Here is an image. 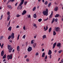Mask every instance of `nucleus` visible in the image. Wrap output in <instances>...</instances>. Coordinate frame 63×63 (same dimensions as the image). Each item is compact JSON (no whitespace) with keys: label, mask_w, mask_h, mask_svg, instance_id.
Here are the masks:
<instances>
[{"label":"nucleus","mask_w":63,"mask_h":63,"mask_svg":"<svg viewBox=\"0 0 63 63\" xmlns=\"http://www.w3.org/2000/svg\"><path fill=\"white\" fill-rule=\"evenodd\" d=\"M56 45V43H55L53 44V49H54V47H55V46Z\"/></svg>","instance_id":"dca6fc26"},{"label":"nucleus","mask_w":63,"mask_h":63,"mask_svg":"<svg viewBox=\"0 0 63 63\" xmlns=\"http://www.w3.org/2000/svg\"><path fill=\"white\" fill-rule=\"evenodd\" d=\"M33 18H36V14H33Z\"/></svg>","instance_id":"412c9836"},{"label":"nucleus","mask_w":63,"mask_h":63,"mask_svg":"<svg viewBox=\"0 0 63 63\" xmlns=\"http://www.w3.org/2000/svg\"><path fill=\"white\" fill-rule=\"evenodd\" d=\"M51 54H52L51 50H49V52H48V55H50Z\"/></svg>","instance_id":"1a4fd4ad"},{"label":"nucleus","mask_w":63,"mask_h":63,"mask_svg":"<svg viewBox=\"0 0 63 63\" xmlns=\"http://www.w3.org/2000/svg\"><path fill=\"white\" fill-rule=\"evenodd\" d=\"M44 51V49H42V51Z\"/></svg>","instance_id":"69168bd1"},{"label":"nucleus","mask_w":63,"mask_h":63,"mask_svg":"<svg viewBox=\"0 0 63 63\" xmlns=\"http://www.w3.org/2000/svg\"><path fill=\"white\" fill-rule=\"evenodd\" d=\"M61 62H62L61 63H63V59H62V61H61Z\"/></svg>","instance_id":"13d9d810"},{"label":"nucleus","mask_w":63,"mask_h":63,"mask_svg":"<svg viewBox=\"0 0 63 63\" xmlns=\"http://www.w3.org/2000/svg\"><path fill=\"white\" fill-rule=\"evenodd\" d=\"M47 59V56L46 55V56H45V59Z\"/></svg>","instance_id":"a18cd8bd"},{"label":"nucleus","mask_w":63,"mask_h":63,"mask_svg":"<svg viewBox=\"0 0 63 63\" xmlns=\"http://www.w3.org/2000/svg\"><path fill=\"white\" fill-rule=\"evenodd\" d=\"M14 33H12V35L11 36V35H9V37H8V39H9L10 38H11L12 37V39H13L14 38Z\"/></svg>","instance_id":"20e7f679"},{"label":"nucleus","mask_w":63,"mask_h":63,"mask_svg":"<svg viewBox=\"0 0 63 63\" xmlns=\"http://www.w3.org/2000/svg\"><path fill=\"white\" fill-rule=\"evenodd\" d=\"M25 37H26V35H24L23 36V39H24L25 38Z\"/></svg>","instance_id":"8fccbe9b"},{"label":"nucleus","mask_w":63,"mask_h":63,"mask_svg":"<svg viewBox=\"0 0 63 63\" xmlns=\"http://www.w3.org/2000/svg\"><path fill=\"white\" fill-rule=\"evenodd\" d=\"M36 43H34L33 44V48H35V47H36Z\"/></svg>","instance_id":"6ab92c4d"},{"label":"nucleus","mask_w":63,"mask_h":63,"mask_svg":"<svg viewBox=\"0 0 63 63\" xmlns=\"http://www.w3.org/2000/svg\"><path fill=\"white\" fill-rule=\"evenodd\" d=\"M10 14V13L9 12H7V15H9Z\"/></svg>","instance_id":"864d4df0"},{"label":"nucleus","mask_w":63,"mask_h":63,"mask_svg":"<svg viewBox=\"0 0 63 63\" xmlns=\"http://www.w3.org/2000/svg\"><path fill=\"white\" fill-rule=\"evenodd\" d=\"M10 58H9V59H11L12 58V55H10Z\"/></svg>","instance_id":"7c9ffc66"},{"label":"nucleus","mask_w":63,"mask_h":63,"mask_svg":"<svg viewBox=\"0 0 63 63\" xmlns=\"http://www.w3.org/2000/svg\"><path fill=\"white\" fill-rule=\"evenodd\" d=\"M27 2H28L27 1L24 2V5H26V4H27Z\"/></svg>","instance_id":"473e14b6"},{"label":"nucleus","mask_w":63,"mask_h":63,"mask_svg":"<svg viewBox=\"0 0 63 63\" xmlns=\"http://www.w3.org/2000/svg\"><path fill=\"white\" fill-rule=\"evenodd\" d=\"M61 46V44L60 43H58V44L56 45L58 47H60V46Z\"/></svg>","instance_id":"f8f14e48"},{"label":"nucleus","mask_w":63,"mask_h":63,"mask_svg":"<svg viewBox=\"0 0 63 63\" xmlns=\"http://www.w3.org/2000/svg\"><path fill=\"white\" fill-rule=\"evenodd\" d=\"M53 36H54L56 34V33L55 32V31H53Z\"/></svg>","instance_id":"a878e982"},{"label":"nucleus","mask_w":63,"mask_h":63,"mask_svg":"<svg viewBox=\"0 0 63 63\" xmlns=\"http://www.w3.org/2000/svg\"><path fill=\"white\" fill-rule=\"evenodd\" d=\"M3 36H1V37H0V40H1V39H2V38H3Z\"/></svg>","instance_id":"f704fd0d"},{"label":"nucleus","mask_w":63,"mask_h":63,"mask_svg":"<svg viewBox=\"0 0 63 63\" xmlns=\"http://www.w3.org/2000/svg\"><path fill=\"white\" fill-rule=\"evenodd\" d=\"M10 2L11 1H8V2H7V5H8V3H9V2Z\"/></svg>","instance_id":"6e6d98bb"},{"label":"nucleus","mask_w":63,"mask_h":63,"mask_svg":"<svg viewBox=\"0 0 63 63\" xmlns=\"http://www.w3.org/2000/svg\"><path fill=\"white\" fill-rule=\"evenodd\" d=\"M59 16V15L58 14H57L55 15V17L56 18H57Z\"/></svg>","instance_id":"2eb2a0df"},{"label":"nucleus","mask_w":63,"mask_h":63,"mask_svg":"<svg viewBox=\"0 0 63 63\" xmlns=\"http://www.w3.org/2000/svg\"><path fill=\"white\" fill-rule=\"evenodd\" d=\"M12 30V27H10L9 28H8V30L9 31H11V30Z\"/></svg>","instance_id":"f3484780"},{"label":"nucleus","mask_w":63,"mask_h":63,"mask_svg":"<svg viewBox=\"0 0 63 63\" xmlns=\"http://www.w3.org/2000/svg\"><path fill=\"white\" fill-rule=\"evenodd\" d=\"M7 59H8V60H9V59L10 58V55H7Z\"/></svg>","instance_id":"b1692460"},{"label":"nucleus","mask_w":63,"mask_h":63,"mask_svg":"<svg viewBox=\"0 0 63 63\" xmlns=\"http://www.w3.org/2000/svg\"><path fill=\"white\" fill-rule=\"evenodd\" d=\"M3 62H5L6 61V59H3Z\"/></svg>","instance_id":"bf43d9fd"},{"label":"nucleus","mask_w":63,"mask_h":63,"mask_svg":"<svg viewBox=\"0 0 63 63\" xmlns=\"http://www.w3.org/2000/svg\"><path fill=\"white\" fill-rule=\"evenodd\" d=\"M35 55L36 56H37V55H38V53L36 52V53Z\"/></svg>","instance_id":"79ce46f5"},{"label":"nucleus","mask_w":63,"mask_h":63,"mask_svg":"<svg viewBox=\"0 0 63 63\" xmlns=\"http://www.w3.org/2000/svg\"><path fill=\"white\" fill-rule=\"evenodd\" d=\"M11 7L12 6L9 5H8V6H7V7H8L11 8Z\"/></svg>","instance_id":"4c0bfd02"},{"label":"nucleus","mask_w":63,"mask_h":63,"mask_svg":"<svg viewBox=\"0 0 63 63\" xmlns=\"http://www.w3.org/2000/svg\"><path fill=\"white\" fill-rule=\"evenodd\" d=\"M20 16V15H16V17H18Z\"/></svg>","instance_id":"a19ab883"},{"label":"nucleus","mask_w":63,"mask_h":63,"mask_svg":"<svg viewBox=\"0 0 63 63\" xmlns=\"http://www.w3.org/2000/svg\"><path fill=\"white\" fill-rule=\"evenodd\" d=\"M51 4V3H49V4H48V5L47 6L48 7H50V5Z\"/></svg>","instance_id":"393cba45"},{"label":"nucleus","mask_w":63,"mask_h":63,"mask_svg":"<svg viewBox=\"0 0 63 63\" xmlns=\"http://www.w3.org/2000/svg\"><path fill=\"white\" fill-rule=\"evenodd\" d=\"M53 13V11H51V14L50 15V16H49V18H52V15H53V14H52Z\"/></svg>","instance_id":"0eeeda50"},{"label":"nucleus","mask_w":63,"mask_h":63,"mask_svg":"<svg viewBox=\"0 0 63 63\" xmlns=\"http://www.w3.org/2000/svg\"><path fill=\"white\" fill-rule=\"evenodd\" d=\"M38 21L39 22H41L42 21V19L40 18L38 19Z\"/></svg>","instance_id":"c756f323"},{"label":"nucleus","mask_w":63,"mask_h":63,"mask_svg":"<svg viewBox=\"0 0 63 63\" xmlns=\"http://www.w3.org/2000/svg\"><path fill=\"white\" fill-rule=\"evenodd\" d=\"M56 32H58L59 31V27H57L56 28V27H55V28H56Z\"/></svg>","instance_id":"6e6552de"},{"label":"nucleus","mask_w":63,"mask_h":63,"mask_svg":"<svg viewBox=\"0 0 63 63\" xmlns=\"http://www.w3.org/2000/svg\"><path fill=\"white\" fill-rule=\"evenodd\" d=\"M33 40H32L31 41V44H33Z\"/></svg>","instance_id":"de8ad7c7"},{"label":"nucleus","mask_w":63,"mask_h":63,"mask_svg":"<svg viewBox=\"0 0 63 63\" xmlns=\"http://www.w3.org/2000/svg\"><path fill=\"white\" fill-rule=\"evenodd\" d=\"M14 1V0H8V1L13 2Z\"/></svg>","instance_id":"72a5a7b5"},{"label":"nucleus","mask_w":63,"mask_h":63,"mask_svg":"<svg viewBox=\"0 0 63 63\" xmlns=\"http://www.w3.org/2000/svg\"><path fill=\"white\" fill-rule=\"evenodd\" d=\"M35 26H36V25L35 24H34V25H33V27H35Z\"/></svg>","instance_id":"052dcab7"},{"label":"nucleus","mask_w":63,"mask_h":63,"mask_svg":"<svg viewBox=\"0 0 63 63\" xmlns=\"http://www.w3.org/2000/svg\"><path fill=\"white\" fill-rule=\"evenodd\" d=\"M10 16L9 15L8 16V17H7V21H8L9 20V18H10Z\"/></svg>","instance_id":"bb28decb"},{"label":"nucleus","mask_w":63,"mask_h":63,"mask_svg":"<svg viewBox=\"0 0 63 63\" xmlns=\"http://www.w3.org/2000/svg\"><path fill=\"white\" fill-rule=\"evenodd\" d=\"M27 50H28V52H29L32 51V47H29L28 48Z\"/></svg>","instance_id":"423d86ee"},{"label":"nucleus","mask_w":63,"mask_h":63,"mask_svg":"<svg viewBox=\"0 0 63 63\" xmlns=\"http://www.w3.org/2000/svg\"><path fill=\"white\" fill-rule=\"evenodd\" d=\"M46 38V35H43V39H42L43 40H44V39L45 38Z\"/></svg>","instance_id":"a211bd4d"},{"label":"nucleus","mask_w":63,"mask_h":63,"mask_svg":"<svg viewBox=\"0 0 63 63\" xmlns=\"http://www.w3.org/2000/svg\"><path fill=\"white\" fill-rule=\"evenodd\" d=\"M20 37V35L18 34V36H17V40H18V39H19V37Z\"/></svg>","instance_id":"58836bf2"},{"label":"nucleus","mask_w":63,"mask_h":63,"mask_svg":"<svg viewBox=\"0 0 63 63\" xmlns=\"http://www.w3.org/2000/svg\"><path fill=\"white\" fill-rule=\"evenodd\" d=\"M54 21H55L56 22H57V21H58V19H57V18H56L55 19H54V18H53L52 19V21H51V24H53V23Z\"/></svg>","instance_id":"39448f33"},{"label":"nucleus","mask_w":63,"mask_h":63,"mask_svg":"<svg viewBox=\"0 0 63 63\" xmlns=\"http://www.w3.org/2000/svg\"><path fill=\"white\" fill-rule=\"evenodd\" d=\"M36 10V7H33V9H32V11H34Z\"/></svg>","instance_id":"5701e85b"},{"label":"nucleus","mask_w":63,"mask_h":63,"mask_svg":"<svg viewBox=\"0 0 63 63\" xmlns=\"http://www.w3.org/2000/svg\"><path fill=\"white\" fill-rule=\"evenodd\" d=\"M42 2L44 3V0H42Z\"/></svg>","instance_id":"0e129e2a"},{"label":"nucleus","mask_w":63,"mask_h":63,"mask_svg":"<svg viewBox=\"0 0 63 63\" xmlns=\"http://www.w3.org/2000/svg\"><path fill=\"white\" fill-rule=\"evenodd\" d=\"M3 44H2V45H1V48H2V47H3Z\"/></svg>","instance_id":"37998d69"},{"label":"nucleus","mask_w":63,"mask_h":63,"mask_svg":"<svg viewBox=\"0 0 63 63\" xmlns=\"http://www.w3.org/2000/svg\"><path fill=\"white\" fill-rule=\"evenodd\" d=\"M18 27H19L18 26H16V28H18Z\"/></svg>","instance_id":"e2e57ef3"},{"label":"nucleus","mask_w":63,"mask_h":63,"mask_svg":"<svg viewBox=\"0 0 63 63\" xmlns=\"http://www.w3.org/2000/svg\"><path fill=\"white\" fill-rule=\"evenodd\" d=\"M29 60L28 59H27V62H29Z\"/></svg>","instance_id":"5fc2aeb1"},{"label":"nucleus","mask_w":63,"mask_h":63,"mask_svg":"<svg viewBox=\"0 0 63 63\" xmlns=\"http://www.w3.org/2000/svg\"><path fill=\"white\" fill-rule=\"evenodd\" d=\"M11 22V20H10L9 22V24L7 25V27H9V25L10 24V22Z\"/></svg>","instance_id":"2f4dec72"},{"label":"nucleus","mask_w":63,"mask_h":63,"mask_svg":"<svg viewBox=\"0 0 63 63\" xmlns=\"http://www.w3.org/2000/svg\"><path fill=\"white\" fill-rule=\"evenodd\" d=\"M36 38V36H34V38L35 39Z\"/></svg>","instance_id":"338daca9"},{"label":"nucleus","mask_w":63,"mask_h":63,"mask_svg":"<svg viewBox=\"0 0 63 63\" xmlns=\"http://www.w3.org/2000/svg\"><path fill=\"white\" fill-rule=\"evenodd\" d=\"M58 7H56L55 8H54V11H56L58 10Z\"/></svg>","instance_id":"9d476101"},{"label":"nucleus","mask_w":63,"mask_h":63,"mask_svg":"<svg viewBox=\"0 0 63 63\" xmlns=\"http://www.w3.org/2000/svg\"><path fill=\"white\" fill-rule=\"evenodd\" d=\"M46 11H44L43 12V14L44 15H46V16H47L48 13V9H47L45 10Z\"/></svg>","instance_id":"7ed1b4c3"},{"label":"nucleus","mask_w":63,"mask_h":63,"mask_svg":"<svg viewBox=\"0 0 63 63\" xmlns=\"http://www.w3.org/2000/svg\"><path fill=\"white\" fill-rule=\"evenodd\" d=\"M4 55V51L3 50H2L1 52V56H3Z\"/></svg>","instance_id":"9b49d317"},{"label":"nucleus","mask_w":63,"mask_h":63,"mask_svg":"<svg viewBox=\"0 0 63 63\" xmlns=\"http://www.w3.org/2000/svg\"><path fill=\"white\" fill-rule=\"evenodd\" d=\"M48 29V28H47V26H46V28H45V29H44V31H46L47 30V29Z\"/></svg>","instance_id":"c85d7f7f"},{"label":"nucleus","mask_w":63,"mask_h":63,"mask_svg":"<svg viewBox=\"0 0 63 63\" xmlns=\"http://www.w3.org/2000/svg\"><path fill=\"white\" fill-rule=\"evenodd\" d=\"M55 53L57 52V50H55Z\"/></svg>","instance_id":"774afa93"},{"label":"nucleus","mask_w":63,"mask_h":63,"mask_svg":"<svg viewBox=\"0 0 63 63\" xmlns=\"http://www.w3.org/2000/svg\"><path fill=\"white\" fill-rule=\"evenodd\" d=\"M8 48V52L9 53H10L12 52V51L13 50V48L12 47L11 45H8L7 46Z\"/></svg>","instance_id":"f03ea898"},{"label":"nucleus","mask_w":63,"mask_h":63,"mask_svg":"<svg viewBox=\"0 0 63 63\" xmlns=\"http://www.w3.org/2000/svg\"><path fill=\"white\" fill-rule=\"evenodd\" d=\"M27 57V55H26V56H24V58H26Z\"/></svg>","instance_id":"09e8293b"},{"label":"nucleus","mask_w":63,"mask_h":63,"mask_svg":"<svg viewBox=\"0 0 63 63\" xmlns=\"http://www.w3.org/2000/svg\"><path fill=\"white\" fill-rule=\"evenodd\" d=\"M6 54L4 55L2 57V59H4L6 57Z\"/></svg>","instance_id":"4be33fe9"},{"label":"nucleus","mask_w":63,"mask_h":63,"mask_svg":"<svg viewBox=\"0 0 63 63\" xmlns=\"http://www.w3.org/2000/svg\"><path fill=\"white\" fill-rule=\"evenodd\" d=\"M52 30V29H51V28H50L49 30V32H50L51 31V30Z\"/></svg>","instance_id":"cd10ccee"},{"label":"nucleus","mask_w":63,"mask_h":63,"mask_svg":"<svg viewBox=\"0 0 63 63\" xmlns=\"http://www.w3.org/2000/svg\"><path fill=\"white\" fill-rule=\"evenodd\" d=\"M26 14V10H24V11H23V13H22V15H23Z\"/></svg>","instance_id":"ddd939ff"},{"label":"nucleus","mask_w":63,"mask_h":63,"mask_svg":"<svg viewBox=\"0 0 63 63\" xmlns=\"http://www.w3.org/2000/svg\"><path fill=\"white\" fill-rule=\"evenodd\" d=\"M50 58L51 59V55H50L49 56Z\"/></svg>","instance_id":"4d7b16f0"},{"label":"nucleus","mask_w":63,"mask_h":63,"mask_svg":"<svg viewBox=\"0 0 63 63\" xmlns=\"http://www.w3.org/2000/svg\"><path fill=\"white\" fill-rule=\"evenodd\" d=\"M44 3L45 4V5H47V1H45Z\"/></svg>","instance_id":"e433bc0d"},{"label":"nucleus","mask_w":63,"mask_h":63,"mask_svg":"<svg viewBox=\"0 0 63 63\" xmlns=\"http://www.w3.org/2000/svg\"><path fill=\"white\" fill-rule=\"evenodd\" d=\"M3 17V15H1V18H0V20H1L2 19V18Z\"/></svg>","instance_id":"49530a36"},{"label":"nucleus","mask_w":63,"mask_h":63,"mask_svg":"<svg viewBox=\"0 0 63 63\" xmlns=\"http://www.w3.org/2000/svg\"><path fill=\"white\" fill-rule=\"evenodd\" d=\"M9 42H10L11 43L12 42V41L11 40H9Z\"/></svg>","instance_id":"3c124183"},{"label":"nucleus","mask_w":63,"mask_h":63,"mask_svg":"<svg viewBox=\"0 0 63 63\" xmlns=\"http://www.w3.org/2000/svg\"><path fill=\"white\" fill-rule=\"evenodd\" d=\"M24 2V0H21V2H20V4H19V6H18L17 7V9H21L22 8V6H21V5L23 4Z\"/></svg>","instance_id":"f257e3e1"},{"label":"nucleus","mask_w":63,"mask_h":63,"mask_svg":"<svg viewBox=\"0 0 63 63\" xmlns=\"http://www.w3.org/2000/svg\"><path fill=\"white\" fill-rule=\"evenodd\" d=\"M17 51H20V47L18 46L17 47Z\"/></svg>","instance_id":"4468645a"},{"label":"nucleus","mask_w":63,"mask_h":63,"mask_svg":"<svg viewBox=\"0 0 63 63\" xmlns=\"http://www.w3.org/2000/svg\"><path fill=\"white\" fill-rule=\"evenodd\" d=\"M28 17L30 18V15H28Z\"/></svg>","instance_id":"603ef678"},{"label":"nucleus","mask_w":63,"mask_h":63,"mask_svg":"<svg viewBox=\"0 0 63 63\" xmlns=\"http://www.w3.org/2000/svg\"><path fill=\"white\" fill-rule=\"evenodd\" d=\"M45 56V53L44 52L43 53V54H42V57H44Z\"/></svg>","instance_id":"aec40b11"},{"label":"nucleus","mask_w":63,"mask_h":63,"mask_svg":"<svg viewBox=\"0 0 63 63\" xmlns=\"http://www.w3.org/2000/svg\"><path fill=\"white\" fill-rule=\"evenodd\" d=\"M14 49L12 51V52H14Z\"/></svg>","instance_id":"680f3d73"},{"label":"nucleus","mask_w":63,"mask_h":63,"mask_svg":"<svg viewBox=\"0 0 63 63\" xmlns=\"http://www.w3.org/2000/svg\"><path fill=\"white\" fill-rule=\"evenodd\" d=\"M62 52V50H60V51H58V52L59 53H61Z\"/></svg>","instance_id":"c9c22d12"},{"label":"nucleus","mask_w":63,"mask_h":63,"mask_svg":"<svg viewBox=\"0 0 63 63\" xmlns=\"http://www.w3.org/2000/svg\"><path fill=\"white\" fill-rule=\"evenodd\" d=\"M47 19H48V18H47V19H44V21H46L47 20Z\"/></svg>","instance_id":"c03bdc74"},{"label":"nucleus","mask_w":63,"mask_h":63,"mask_svg":"<svg viewBox=\"0 0 63 63\" xmlns=\"http://www.w3.org/2000/svg\"><path fill=\"white\" fill-rule=\"evenodd\" d=\"M23 30H26V27H25V26H24V27H23Z\"/></svg>","instance_id":"ea45409f"}]
</instances>
